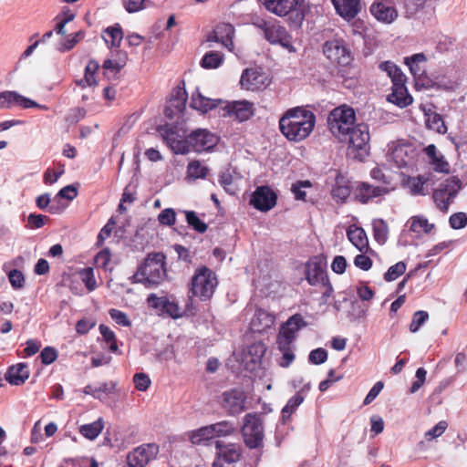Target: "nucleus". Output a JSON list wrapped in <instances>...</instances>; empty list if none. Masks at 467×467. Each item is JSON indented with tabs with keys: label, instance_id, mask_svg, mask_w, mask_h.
<instances>
[{
	"label": "nucleus",
	"instance_id": "21",
	"mask_svg": "<svg viewBox=\"0 0 467 467\" xmlns=\"http://www.w3.org/2000/svg\"><path fill=\"white\" fill-rule=\"evenodd\" d=\"M330 1L336 13L346 21H351L361 12V0Z\"/></svg>",
	"mask_w": 467,
	"mask_h": 467
},
{
	"label": "nucleus",
	"instance_id": "22",
	"mask_svg": "<svg viewBox=\"0 0 467 467\" xmlns=\"http://www.w3.org/2000/svg\"><path fill=\"white\" fill-rule=\"evenodd\" d=\"M306 276L311 285H321L328 278L324 271L321 260L317 257L310 259L306 265Z\"/></svg>",
	"mask_w": 467,
	"mask_h": 467
},
{
	"label": "nucleus",
	"instance_id": "31",
	"mask_svg": "<svg viewBox=\"0 0 467 467\" xmlns=\"http://www.w3.org/2000/svg\"><path fill=\"white\" fill-rule=\"evenodd\" d=\"M116 384L113 381L99 383V385H88L84 388L83 392L90 395L95 399H101V394H111L115 389Z\"/></svg>",
	"mask_w": 467,
	"mask_h": 467
},
{
	"label": "nucleus",
	"instance_id": "45",
	"mask_svg": "<svg viewBox=\"0 0 467 467\" xmlns=\"http://www.w3.org/2000/svg\"><path fill=\"white\" fill-rule=\"evenodd\" d=\"M434 225L432 223H429L428 220L422 216H413L411 218L410 223V231L420 234L425 233L429 234L433 229Z\"/></svg>",
	"mask_w": 467,
	"mask_h": 467
},
{
	"label": "nucleus",
	"instance_id": "14",
	"mask_svg": "<svg viewBox=\"0 0 467 467\" xmlns=\"http://www.w3.org/2000/svg\"><path fill=\"white\" fill-rule=\"evenodd\" d=\"M15 106L21 107L22 109L37 108L45 110L47 109V106L38 104L16 91L6 90L0 93V109H11Z\"/></svg>",
	"mask_w": 467,
	"mask_h": 467
},
{
	"label": "nucleus",
	"instance_id": "54",
	"mask_svg": "<svg viewBox=\"0 0 467 467\" xmlns=\"http://www.w3.org/2000/svg\"><path fill=\"white\" fill-rule=\"evenodd\" d=\"M309 187H311V182L309 181H299L292 185L291 191L296 200L305 201L306 193L304 191V188Z\"/></svg>",
	"mask_w": 467,
	"mask_h": 467
},
{
	"label": "nucleus",
	"instance_id": "17",
	"mask_svg": "<svg viewBox=\"0 0 467 467\" xmlns=\"http://www.w3.org/2000/svg\"><path fill=\"white\" fill-rule=\"evenodd\" d=\"M369 12L378 21L385 24H390L398 17L393 0H375Z\"/></svg>",
	"mask_w": 467,
	"mask_h": 467
},
{
	"label": "nucleus",
	"instance_id": "9",
	"mask_svg": "<svg viewBox=\"0 0 467 467\" xmlns=\"http://www.w3.org/2000/svg\"><path fill=\"white\" fill-rule=\"evenodd\" d=\"M242 456V447L237 443L216 441V457L213 467H236Z\"/></svg>",
	"mask_w": 467,
	"mask_h": 467
},
{
	"label": "nucleus",
	"instance_id": "34",
	"mask_svg": "<svg viewBox=\"0 0 467 467\" xmlns=\"http://www.w3.org/2000/svg\"><path fill=\"white\" fill-rule=\"evenodd\" d=\"M104 428V422L102 419H99L91 423L83 424L79 427V433L85 438L93 441L102 431Z\"/></svg>",
	"mask_w": 467,
	"mask_h": 467
},
{
	"label": "nucleus",
	"instance_id": "10",
	"mask_svg": "<svg viewBox=\"0 0 467 467\" xmlns=\"http://www.w3.org/2000/svg\"><path fill=\"white\" fill-rule=\"evenodd\" d=\"M461 188L462 182L458 177H451L444 184H441L432 195L438 208L442 212H447L450 203L456 197Z\"/></svg>",
	"mask_w": 467,
	"mask_h": 467
},
{
	"label": "nucleus",
	"instance_id": "60",
	"mask_svg": "<svg viewBox=\"0 0 467 467\" xmlns=\"http://www.w3.org/2000/svg\"><path fill=\"white\" fill-rule=\"evenodd\" d=\"M450 225L452 229H462L467 224V214L465 213H456L450 216Z\"/></svg>",
	"mask_w": 467,
	"mask_h": 467
},
{
	"label": "nucleus",
	"instance_id": "16",
	"mask_svg": "<svg viewBox=\"0 0 467 467\" xmlns=\"http://www.w3.org/2000/svg\"><path fill=\"white\" fill-rule=\"evenodd\" d=\"M277 196L268 186H260L253 192L250 204L261 212H268L276 204Z\"/></svg>",
	"mask_w": 467,
	"mask_h": 467
},
{
	"label": "nucleus",
	"instance_id": "2",
	"mask_svg": "<svg viewBox=\"0 0 467 467\" xmlns=\"http://www.w3.org/2000/svg\"><path fill=\"white\" fill-rule=\"evenodd\" d=\"M165 255L162 253L149 254L131 276L132 283L142 284L147 288H154L166 278Z\"/></svg>",
	"mask_w": 467,
	"mask_h": 467
},
{
	"label": "nucleus",
	"instance_id": "11",
	"mask_svg": "<svg viewBox=\"0 0 467 467\" xmlns=\"http://www.w3.org/2000/svg\"><path fill=\"white\" fill-rule=\"evenodd\" d=\"M147 304L160 316L166 315L172 318L182 317V311L172 296H158L156 294H150L147 298Z\"/></svg>",
	"mask_w": 467,
	"mask_h": 467
},
{
	"label": "nucleus",
	"instance_id": "32",
	"mask_svg": "<svg viewBox=\"0 0 467 467\" xmlns=\"http://www.w3.org/2000/svg\"><path fill=\"white\" fill-rule=\"evenodd\" d=\"M104 33L106 36H103V38L109 48H119L120 47V43L123 39V32L119 24L107 27Z\"/></svg>",
	"mask_w": 467,
	"mask_h": 467
},
{
	"label": "nucleus",
	"instance_id": "33",
	"mask_svg": "<svg viewBox=\"0 0 467 467\" xmlns=\"http://www.w3.org/2000/svg\"><path fill=\"white\" fill-rule=\"evenodd\" d=\"M188 99V94L185 89V84L182 81L171 93L170 100L171 106L175 108L177 110L182 111L185 108V104Z\"/></svg>",
	"mask_w": 467,
	"mask_h": 467
},
{
	"label": "nucleus",
	"instance_id": "8",
	"mask_svg": "<svg viewBox=\"0 0 467 467\" xmlns=\"http://www.w3.org/2000/svg\"><path fill=\"white\" fill-rule=\"evenodd\" d=\"M323 53L331 63L341 67L350 65L353 60L351 51L342 39L327 41L323 47Z\"/></svg>",
	"mask_w": 467,
	"mask_h": 467
},
{
	"label": "nucleus",
	"instance_id": "20",
	"mask_svg": "<svg viewBox=\"0 0 467 467\" xmlns=\"http://www.w3.org/2000/svg\"><path fill=\"white\" fill-rule=\"evenodd\" d=\"M234 28L231 24L220 23L207 36V42H217L222 44L228 50L234 49L233 36Z\"/></svg>",
	"mask_w": 467,
	"mask_h": 467
},
{
	"label": "nucleus",
	"instance_id": "13",
	"mask_svg": "<svg viewBox=\"0 0 467 467\" xmlns=\"http://www.w3.org/2000/svg\"><path fill=\"white\" fill-rule=\"evenodd\" d=\"M158 452L159 447L154 443L139 446L128 454V467H145L156 458Z\"/></svg>",
	"mask_w": 467,
	"mask_h": 467
},
{
	"label": "nucleus",
	"instance_id": "4",
	"mask_svg": "<svg viewBox=\"0 0 467 467\" xmlns=\"http://www.w3.org/2000/svg\"><path fill=\"white\" fill-rule=\"evenodd\" d=\"M356 114L352 108L341 106L333 109L328 116V126L332 134L345 141L346 136L355 126Z\"/></svg>",
	"mask_w": 467,
	"mask_h": 467
},
{
	"label": "nucleus",
	"instance_id": "1",
	"mask_svg": "<svg viewBox=\"0 0 467 467\" xmlns=\"http://www.w3.org/2000/svg\"><path fill=\"white\" fill-rule=\"evenodd\" d=\"M316 124V115L304 108L289 109L279 119L282 134L291 141H301L312 132Z\"/></svg>",
	"mask_w": 467,
	"mask_h": 467
},
{
	"label": "nucleus",
	"instance_id": "28",
	"mask_svg": "<svg viewBox=\"0 0 467 467\" xmlns=\"http://www.w3.org/2000/svg\"><path fill=\"white\" fill-rule=\"evenodd\" d=\"M347 236L351 244L360 252H365L368 248V241L365 231L360 227H349L347 231Z\"/></svg>",
	"mask_w": 467,
	"mask_h": 467
},
{
	"label": "nucleus",
	"instance_id": "46",
	"mask_svg": "<svg viewBox=\"0 0 467 467\" xmlns=\"http://www.w3.org/2000/svg\"><path fill=\"white\" fill-rule=\"evenodd\" d=\"M78 274L81 281L84 283L85 286L89 292L97 288L94 269L92 267L82 268L78 270Z\"/></svg>",
	"mask_w": 467,
	"mask_h": 467
},
{
	"label": "nucleus",
	"instance_id": "43",
	"mask_svg": "<svg viewBox=\"0 0 467 467\" xmlns=\"http://www.w3.org/2000/svg\"><path fill=\"white\" fill-rule=\"evenodd\" d=\"M209 169L200 161H192L187 166V176L192 179H203L208 174Z\"/></svg>",
	"mask_w": 467,
	"mask_h": 467
},
{
	"label": "nucleus",
	"instance_id": "61",
	"mask_svg": "<svg viewBox=\"0 0 467 467\" xmlns=\"http://www.w3.org/2000/svg\"><path fill=\"white\" fill-rule=\"evenodd\" d=\"M447 427H448V424L446 421H444V420L439 421L434 427H432L431 430H429L425 433L426 439L428 441H431L434 438H438V437L441 436L445 432Z\"/></svg>",
	"mask_w": 467,
	"mask_h": 467
},
{
	"label": "nucleus",
	"instance_id": "49",
	"mask_svg": "<svg viewBox=\"0 0 467 467\" xmlns=\"http://www.w3.org/2000/svg\"><path fill=\"white\" fill-rule=\"evenodd\" d=\"M406 271V264L402 261L391 265L384 275V279L388 282L396 280Z\"/></svg>",
	"mask_w": 467,
	"mask_h": 467
},
{
	"label": "nucleus",
	"instance_id": "35",
	"mask_svg": "<svg viewBox=\"0 0 467 467\" xmlns=\"http://www.w3.org/2000/svg\"><path fill=\"white\" fill-rule=\"evenodd\" d=\"M374 239L379 244H384L388 240L389 227L383 219H374L372 221Z\"/></svg>",
	"mask_w": 467,
	"mask_h": 467
},
{
	"label": "nucleus",
	"instance_id": "5",
	"mask_svg": "<svg viewBox=\"0 0 467 467\" xmlns=\"http://www.w3.org/2000/svg\"><path fill=\"white\" fill-rule=\"evenodd\" d=\"M242 435L249 449H261L264 446V425L258 413H247L243 419Z\"/></svg>",
	"mask_w": 467,
	"mask_h": 467
},
{
	"label": "nucleus",
	"instance_id": "53",
	"mask_svg": "<svg viewBox=\"0 0 467 467\" xmlns=\"http://www.w3.org/2000/svg\"><path fill=\"white\" fill-rule=\"evenodd\" d=\"M158 221L161 224L172 226L176 222V213L172 208L162 210L158 215Z\"/></svg>",
	"mask_w": 467,
	"mask_h": 467
},
{
	"label": "nucleus",
	"instance_id": "7",
	"mask_svg": "<svg viewBox=\"0 0 467 467\" xmlns=\"http://www.w3.org/2000/svg\"><path fill=\"white\" fill-rule=\"evenodd\" d=\"M258 27L264 31L265 39L273 44L279 45L289 52H295L292 36L277 21H262Z\"/></svg>",
	"mask_w": 467,
	"mask_h": 467
},
{
	"label": "nucleus",
	"instance_id": "55",
	"mask_svg": "<svg viewBox=\"0 0 467 467\" xmlns=\"http://www.w3.org/2000/svg\"><path fill=\"white\" fill-rule=\"evenodd\" d=\"M327 359V352L325 348H318L312 350L308 355V361L311 364L320 365Z\"/></svg>",
	"mask_w": 467,
	"mask_h": 467
},
{
	"label": "nucleus",
	"instance_id": "3",
	"mask_svg": "<svg viewBox=\"0 0 467 467\" xmlns=\"http://www.w3.org/2000/svg\"><path fill=\"white\" fill-rule=\"evenodd\" d=\"M217 276L206 266L197 268L191 280L190 296L198 297L201 301H208L217 287Z\"/></svg>",
	"mask_w": 467,
	"mask_h": 467
},
{
	"label": "nucleus",
	"instance_id": "64",
	"mask_svg": "<svg viewBox=\"0 0 467 467\" xmlns=\"http://www.w3.org/2000/svg\"><path fill=\"white\" fill-rule=\"evenodd\" d=\"M135 388L140 391H145L150 385V378L144 373H136L133 377Z\"/></svg>",
	"mask_w": 467,
	"mask_h": 467
},
{
	"label": "nucleus",
	"instance_id": "44",
	"mask_svg": "<svg viewBox=\"0 0 467 467\" xmlns=\"http://www.w3.org/2000/svg\"><path fill=\"white\" fill-rule=\"evenodd\" d=\"M36 206L40 210H45L48 208V212L52 214L59 213L63 207L55 204L53 200H51L50 195L48 193H44L39 195L36 200Z\"/></svg>",
	"mask_w": 467,
	"mask_h": 467
},
{
	"label": "nucleus",
	"instance_id": "56",
	"mask_svg": "<svg viewBox=\"0 0 467 467\" xmlns=\"http://www.w3.org/2000/svg\"><path fill=\"white\" fill-rule=\"evenodd\" d=\"M77 189L72 185H67L59 190V192L54 197L53 202H57L59 199H67V201H72L77 197Z\"/></svg>",
	"mask_w": 467,
	"mask_h": 467
},
{
	"label": "nucleus",
	"instance_id": "37",
	"mask_svg": "<svg viewBox=\"0 0 467 467\" xmlns=\"http://www.w3.org/2000/svg\"><path fill=\"white\" fill-rule=\"evenodd\" d=\"M427 180L423 176L408 177L404 181V185L410 190L412 195H425L424 184Z\"/></svg>",
	"mask_w": 467,
	"mask_h": 467
},
{
	"label": "nucleus",
	"instance_id": "39",
	"mask_svg": "<svg viewBox=\"0 0 467 467\" xmlns=\"http://www.w3.org/2000/svg\"><path fill=\"white\" fill-rule=\"evenodd\" d=\"M278 350L282 353L279 360V365L283 368L289 367L295 360L293 344L276 343Z\"/></svg>",
	"mask_w": 467,
	"mask_h": 467
},
{
	"label": "nucleus",
	"instance_id": "30",
	"mask_svg": "<svg viewBox=\"0 0 467 467\" xmlns=\"http://www.w3.org/2000/svg\"><path fill=\"white\" fill-rule=\"evenodd\" d=\"M216 106V100L202 96L198 89L192 95L191 107L197 110L205 113Z\"/></svg>",
	"mask_w": 467,
	"mask_h": 467
},
{
	"label": "nucleus",
	"instance_id": "59",
	"mask_svg": "<svg viewBox=\"0 0 467 467\" xmlns=\"http://www.w3.org/2000/svg\"><path fill=\"white\" fill-rule=\"evenodd\" d=\"M8 279L15 289L22 288L25 285V276L23 273L17 269H13L9 272Z\"/></svg>",
	"mask_w": 467,
	"mask_h": 467
},
{
	"label": "nucleus",
	"instance_id": "52",
	"mask_svg": "<svg viewBox=\"0 0 467 467\" xmlns=\"http://www.w3.org/2000/svg\"><path fill=\"white\" fill-rule=\"evenodd\" d=\"M212 427L214 428V435L215 437L219 436H227L234 432V426L232 422L223 420L220 422H216L212 424Z\"/></svg>",
	"mask_w": 467,
	"mask_h": 467
},
{
	"label": "nucleus",
	"instance_id": "6",
	"mask_svg": "<svg viewBox=\"0 0 467 467\" xmlns=\"http://www.w3.org/2000/svg\"><path fill=\"white\" fill-rule=\"evenodd\" d=\"M369 139L368 124L358 123L349 130V135L346 136L345 141L349 144V152L354 153L356 159L363 161L368 155Z\"/></svg>",
	"mask_w": 467,
	"mask_h": 467
},
{
	"label": "nucleus",
	"instance_id": "12",
	"mask_svg": "<svg viewBox=\"0 0 467 467\" xmlns=\"http://www.w3.org/2000/svg\"><path fill=\"white\" fill-rule=\"evenodd\" d=\"M307 326L306 321L300 314L291 316L280 327L276 343L293 344L297 337V332Z\"/></svg>",
	"mask_w": 467,
	"mask_h": 467
},
{
	"label": "nucleus",
	"instance_id": "41",
	"mask_svg": "<svg viewBox=\"0 0 467 467\" xmlns=\"http://www.w3.org/2000/svg\"><path fill=\"white\" fill-rule=\"evenodd\" d=\"M223 61V56L218 51L207 52L201 60V66L204 68H217Z\"/></svg>",
	"mask_w": 467,
	"mask_h": 467
},
{
	"label": "nucleus",
	"instance_id": "19",
	"mask_svg": "<svg viewBox=\"0 0 467 467\" xmlns=\"http://www.w3.org/2000/svg\"><path fill=\"white\" fill-rule=\"evenodd\" d=\"M240 84L246 90H259L268 85V79L265 73L256 68H246L244 70Z\"/></svg>",
	"mask_w": 467,
	"mask_h": 467
},
{
	"label": "nucleus",
	"instance_id": "15",
	"mask_svg": "<svg viewBox=\"0 0 467 467\" xmlns=\"http://www.w3.org/2000/svg\"><path fill=\"white\" fill-rule=\"evenodd\" d=\"M245 393L240 389H233L222 394V405L228 414L235 416L245 410Z\"/></svg>",
	"mask_w": 467,
	"mask_h": 467
},
{
	"label": "nucleus",
	"instance_id": "23",
	"mask_svg": "<svg viewBox=\"0 0 467 467\" xmlns=\"http://www.w3.org/2000/svg\"><path fill=\"white\" fill-rule=\"evenodd\" d=\"M230 116H234L238 121L243 122L254 115V105L247 100L233 101L225 107Z\"/></svg>",
	"mask_w": 467,
	"mask_h": 467
},
{
	"label": "nucleus",
	"instance_id": "42",
	"mask_svg": "<svg viewBox=\"0 0 467 467\" xmlns=\"http://www.w3.org/2000/svg\"><path fill=\"white\" fill-rule=\"evenodd\" d=\"M214 428L211 425L202 427L192 432L191 441L194 444H200L202 441L211 440L215 437Z\"/></svg>",
	"mask_w": 467,
	"mask_h": 467
},
{
	"label": "nucleus",
	"instance_id": "57",
	"mask_svg": "<svg viewBox=\"0 0 467 467\" xmlns=\"http://www.w3.org/2000/svg\"><path fill=\"white\" fill-rule=\"evenodd\" d=\"M219 183L229 193H234L231 186L233 184V174L230 168L220 172Z\"/></svg>",
	"mask_w": 467,
	"mask_h": 467
},
{
	"label": "nucleus",
	"instance_id": "27",
	"mask_svg": "<svg viewBox=\"0 0 467 467\" xmlns=\"http://www.w3.org/2000/svg\"><path fill=\"white\" fill-rule=\"evenodd\" d=\"M29 378L28 366L26 363H18L11 366L6 374L5 379L11 384L19 386L25 383Z\"/></svg>",
	"mask_w": 467,
	"mask_h": 467
},
{
	"label": "nucleus",
	"instance_id": "26",
	"mask_svg": "<svg viewBox=\"0 0 467 467\" xmlns=\"http://www.w3.org/2000/svg\"><path fill=\"white\" fill-rule=\"evenodd\" d=\"M389 192L388 188L381 186H373L368 182L360 183L355 191L356 198L362 203H366L370 200L381 197Z\"/></svg>",
	"mask_w": 467,
	"mask_h": 467
},
{
	"label": "nucleus",
	"instance_id": "36",
	"mask_svg": "<svg viewBox=\"0 0 467 467\" xmlns=\"http://www.w3.org/2000/svg\"><path fill=\"white\" fill-rule=\"evenodd\" d=\"M99 65L96 60H89L85 68V76L77 84L82 88L86 86H95L97 84L95 73L99 69Z\"/></svg>",
	"mask_w": 467,
	"mask_h": 467
},
{
	"label": "nucleus",
	"instance_id": "50",
	"mask_svg": "<svg viewBox=\"0 0 467 467\" xmlns=\"http://www.w3.org/2000/svg\"><path fill=\"white\" fill-rule=\"evenodd\" d=\"M429 319V314L426 311L420 310L413 314L411 323L410 325V331L411 333H416L419 331L420 327L425 324V322Z\"/></svg>",
	"mask_w": 467,
	"mask_h": 467
},
{
	"label": "nucleus",
	"instance_id": "18",
	"mask_svg": "<svg viewBox=\"0 0 467 467\" xmlns=\"http://www.w3.org/2000/svg\"><path fill=\"white\" fill-rule=\"evenodd\" d=\"M218 141V138L207 130H196L188 137L189 144L195 151L210 150Z\"/></svg>",
	"mask_w": 467,
	"mask_h": 467
},
{
	"label": "nucleus",
	"instance_id": "48",
	"mask_svg": "<svg viewBox=\"0 0 467 467\" xmlns=\"http://www.w3.org/2000/svg\"><path fill=\"white\" fill-rule=\"evenodd\" d=\"M427 126L429 129L440 134H444L447 131V127L444 123V120L442 119L441 116L437 113L429 115L427 119Z\"/></svg>",
	"mask_w": 467,
	"mask_h": 467
},
{
	"label": "nucleus",
	"instance_id": "63",
	"mask_svg": "<svg viewBox=\"0 0 467 467\" xmlns=\"http://www.w3.org/2000/svg\"><path fill=\"white\" fill-rule=\"evenodd\" d=\"M39 357L44 365H50L57 359V351L52 347H46Z\"/></svg>",
	"mask_w": 467,
	"mask_h": 467
},
{
	"label": "nucleus",
	"instance_id": "40",
	"mask_svg": "<svg viewBox=\"0 0 467 467\" xmlns=\"http://www.w3.org/2000/svg\"><path fill=\"white\" fill-rule=\"evenodd\" d=\"M304 400L305 397L301 391L296 392L292 398H290L286 405L282 410V419L284 420L289 419L297 407L302 404Z\"/></svg>",
	"mask_w": 467,
	"mask_h": 467
},
{
	"label": "nucleus",
	"instance_id": "24",
	"mask_svg": "<svg viewBox=\"0 0 467 467\" xmlns=\"http://www.w3.org/2000/svg\"><path fill=\"white\" fill-rule=\"evenodd\" d=\"M387 100L397 105L400 108H405L413 101L405 86V81H399L392 84L391 93L387 97Z\"/></svg>",
	"mask_w": 467,
	"mask_h": 467
},
{
	"label": "nucleus",
	"instance_id": "25",
	"mask_svg": "<svg viewBox=\"0 0 467 467\" xmlns=\"http://www.w3.org/2000/svg\"><path fill=\"white\" fill-rule=\"evenodd\" d=\"M265 8L278 16H285L296 9L298 0H259Z\"/></svg>",
	"mask_w": 467,
	"mask_h": 467
},
{
	"label": "nucleus",
	"instance_id": "51",
	"mask_svg": "<svg viewBox=\"0 0 467 467\" xmlns=\"http://www.w3.org/2000/svg\"><path fill=\"white\" fill-rule=\"evenodd\" d=\"M83 37L84 32L81 30L67 36V39L61 43L58 48L59 51L66 52L71 50Z\"/></svg>",
	"mask_w": 467,
	"mask_h": 467
},
{
	"label": "nucleus",
	"instance_id": "47",
	"mask_svg": "<svg viewBox=\"0 0 467 467\" xmlns=\"http://www.w3.org/2000/svg\"><path fill=\"white\" fill-rule=\"evenodd\" d=\"M186 221L187 223L192 227L196 232L200 234H203L207 230V224L200 220V218L197 216L196 213L193 211H187L185 212Z\"/></svg>",
	"mask_w": 467,
	"mask_h": 467
},
{
	"label": "nucleus",
	"instance_id": "62",
	"mask_svg": "<svg viewBox=\"0 0 467 467\" xmlns=\"http://www.w3.org/2000/svg\"><path fill=\"white\" fill-rule=\"evenodd\" d=\"M146 0H121L122 5L128 13H136L145 8Z\"/></svg>",
	"mask_w": 467,
	"mask_h": 467
},
{
	"label": "nucleus",
	"instance_id": "58",
	"mask_svg": "<svg viewBox=\"0 0 467 467\" xmlns=\"http://www.w3.org/2000/svg\"><path fill=\"white\" fill-rule=\"evenodd\" d=\"M415 82V88L417 89L425 88V89H436V79H433L426 75L424 73L423 75L420 77H416Z\"/></svg>",
	"mask_w": 467,
	"mask_h": 467
},
{
	"label": "nucleus",
	"instance_id": "29",
	"mask_svg": "<svg viewBox=\"0 0 467 467\" xmlns=\"http://www.w3.org/2000/svg\"><path fill=\"white\" fill-rule=\"evenodd\" d=\"M274 316L264 310H258L251 321V327L254 332L261 333L270 328L274 325Z\"/></svg>",
	"mask_w": 467,
	"mask_h": 467
},
{
	"label": "nucleus",
	"instance_id": "38",
	"mask_svg": "<svg viewBox=\"0 0 467 467\" xmlns=\"http://www.w3.org/2000/svg\"><path fill=\"white\" fill-rule=\"evenodd\" d=\"M379 68L388 74V76L391 78L392 84L399 81H406L405 75L393 62H382L379 64Z\"/></svg>",
	"mask_w": 467,
	"mask_h": 467
}]
</instances>
